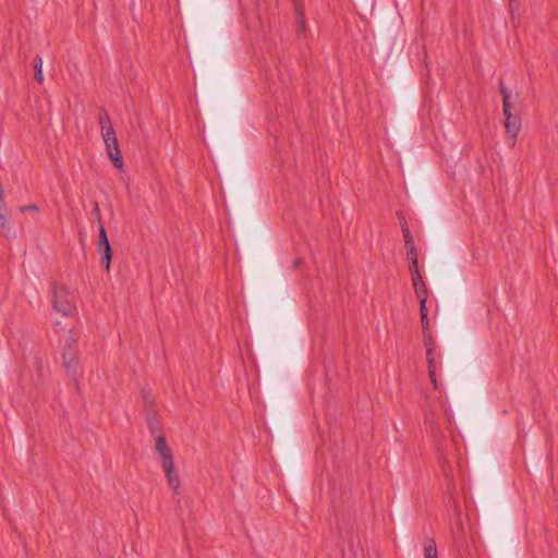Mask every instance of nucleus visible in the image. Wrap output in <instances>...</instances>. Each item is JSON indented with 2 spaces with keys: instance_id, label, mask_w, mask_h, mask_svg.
I'll list each match as a JSON object with an SVG mask.
<instances>
[{
  "instance_id": "f257e3e1",
  "label": "nucleus",
  "mask_w": 558,
  "mask_h": 558,
  "mask_svg": "<svg viewBox=\"0 0 558 558\" xmlns=\"http://www.w3.org/2000/svg\"><path fill=\"white\" fill-rule=\"evenodd\" d=\"M53 310L62 316L73 318L77 316L76 295L63 283L52 282L50 286Z\"/></svg>"
},
{
  "instance_id": "f03ea898",
  "label": "nucleus",
  "mask_w": 558,
  "mask_h": 558,
  "mask_svg": "<svg viewBox=\"0 0 558 558\" xmlns=\"http://www.w3.org/2000/svg\"><path fill=\"white\" fill-rule=\"evenodd\" d=\"M499 93L502 96V112L505 116V129L507 134L512 138L513 143L517 140L521 129V118L519 114L509 111V99L512 98L511 92L506 87L502 80L499 82Z\"/></svg>"
},
{
  "instance_id": "7ed1b4c3",
  "label": "nucleus",
  "mask_w": 558,
  "mask_h": 558,
  "mask_svg": "<svg viewBox=\"0 0 558 558\" xmlns=\"http://www.w3.org/2000/svg\"><path fill=\"white\" fill-rule=\"evenodd\" d=\"M97 248L100 253V262L105 265L107 272H109L112 259V247L107 236L104 223H100Z\"/></svg>"
},
{
  "instance_id": "20e7f679",
  "label": "nucleus",
  "mask_w": 558,
  "mask_h": 558,
  "mask_svg": "<svg viewBox=\"0 0 558 558\" xmlns=\"http://www.w3.org/2000/svg\"><path fill=\"white\" fill-rule=\"evenodd\" d=\"M63 365L66 368L70 376L76 383L81 373L80 361H78V349H72L64 347L62 350Z\"/></svg>"
},
{
  "instance_id": "39448f33",
  "label": "nucleus",
  "mask_w": 558,
  "mask_h": 558,
  "mask_svg": "<svg viewBox=\"0 0 558 558\" xmlns=\"http://www.w3.org/2000/svg\"><path fill=\"white\" fill-rule=\"evenodd\" d=\"M424 345L426 348V360H427V364H428L429 377H430L432 381L436 385L434 355H433L435 343H434V340H433L430 333L424 336Z\"/></svg>"
},
{
  "instance_id": "423d86ee",
  "label": "nucleus",
  "mask_w": 558,
  "mask_h": 558,
  "mask_svg": "<svg viewBox=\"0 0 558 558\" xmlns=\"http://www.w3.org/2000/svg\"><path fill=\"white\" fill-rule=\"evenodd\" d=\"M161 465H162V469L165 471V474H166V477H167L169 486L174 492H177L179 489V487H180V480H179V476H178V472L175 471L173 460L163 462V463H161Z\"/></svg>"
},
{
  "instance_id": "0eeeda50",
  "label": "nucleus",
  "mask_w": 558,
  "mask_h": 558,
  "mask_svg": "<svg viewBox=\"0 0 558 558\" xmlns=\"http://www.w3.org/2000/svg\"><path fill=\"white\" fill-rule=\"evenodd\" d=\"M106 150L113 166L118 169H121L123 167V157L119 148L118 140L113 141L112 144H106Z\"/></svg>"
},
{
  "instance_id": "6e6552de",
  "label": "nucleus",
  "mask_w": 558,
  "mask_h": 558,
  "mask_svg": "<svg viewBox=\"0 0 558 558\" xmlns=\"http://www.w3.org/2000/svg\"><path fill=\"white\" fill-rule=\"evenodd\" d=\"M156 450L159 453L161 463L173 460L171 449L169 448L163 435H158L156 437Z\"/></svg>"
},
{
  "instance_id": "1a4fd4ad",
  "label": "nucleus",
  "mask_w": 558,
  "mask_h": 558,
  "mask_svg": "<svg viewBox=\"0 0 558 558\" xmlns=\"http://www.w3.org/2000/svg\"><path fill=\"white\" fill-rule=\"evenodd\" d=\"M142 403L146 415L157 414L155 399L145 390L142 391Z\"/></svg>"
},
{
  "instance_id": "9d476101",
  "label": "nucleus",
  "mask_w": 558,
  "mask_h": 558,
  "mask_svg": "<svg viewBox=\"0 0 558 558\" xmlns=\"http://www.w3.org/2000/svg\"><path fill=\"white\" fill-rule=\"evenodd\" d=\"M34 71H35V80L39 84H43L44 82V75H43V59L40 56H36L33 62Z\"/></svg>"
},
{
  "instance_id": "9b49d317",
  "label": "nucleus",
  "mask_w": 558,
  "mask_h": 558,
  "mask_svg": "<svg viewBox=\"0 0 558 558\" xmlns=\"http://www.w3.org/2000/svg\"><path fill=\"white\" fill-rule=\"evenodd\" d=\"M100 131H101V135H102L105 144H108V143L112 144L113 141L118 140L117 133L111 123H109L108 128H105V130H100Z\"/></svg>"
},
{
  "instance_id": "f8f14e48",
  "label": "nucleus",
  "mask_w": 558,
  "mask_h": 558,
  "mask_svg": "<svg viewBox=\"0 0 558 558\" xmlns=\"http://www.w3.org/2000/svg\"><path fill=\"white\" fill-rule=\"evenodd\" d=\"M425 558H437V547L434 539H429L424 546Z\"/></svg>"
},
{
  "instance_id": "ddd939ff",
  "label": "nucleus",
  "mask_w": 558,
  "mask_h": 558,
  "mask_svg": "<svg viewBox=\"0 0 558 558\" xmlns=\"http://www.w3.org/2000/svg\"><path fill=\"white\" fill-rule=\"evenodd\" d=\"M98 121L100 124V130H105V128H108L110 121V117L105 108H100L98 112Z\"/></svg>"
},
{
  "instance_id": "4468645a",
  "label": "nucleus",
  "mask_w": 558,
  "mask_h": 558,
  "mask_svg": "<svg viewBox=\"0 0 558 558\" xmlns=\"http://www.w3.org/2000/svg\"><path fill=\"white\" fill-rule=\"evenodd\" d=\"M146 421L151 435H156V433L159 430L157 414L146 415Z\"/></svg>"
},
{
  "instance_id": "2eb2a0df",
  "label": "nucleus",
  "mask_w": 558,
  "mask_h": 558,
  "mask_svg": "<svg viewBox=\"0 0 558 558\" xmlns=\"http://www.w3.org/2000/svg\"><path fill=\"white\" fill-rule=\"evenodd\" d=\"M414 291L420 301L427 300V287L423 280H421V284L415 283Z\"/></svg>"
},
{
  "instance_id": "dca6fc26",
  "label": "nucleus",
  "mask_w": 558,
  "mask_h": 558,
  "mask_svg": "<svg viewBox=\"0 0 558 558\" xmlns=\"http://www.w3.org/2000/svg\"><path fill=\"white\" fill-rule=\"evenodd\" d=\"M64 347L77 349V338L74 335V327L69 328V336L65 340Z\"/></svg>"
},
{
  "instance_id": "f3484780",
  "label": "nucleus",
  "mask_w": 558,
  "mask_h": 558,
  "mask_svg": "<svg viewBox=\"0 0 558 558\" xmlns=\"http://www.w3.org/2000/svg\"><path fill=\"white\" fill-rule=\"evenodd\" d=\"M296 24L300 33L305 32V15L302 9L296 8Z\"/></svg>"
},
{
  "instance_id": "a211bd4d",
  "label": "nucleus",
  "mask_w": 558,
  "mask_h": 558,
  "mask_svg": "<svg viewBox=\"0 0 558 558\" xmlns=\"http://www.w3.org/2000/svg\"><path fill=\"white\" fill-rule=\"evenodd\" d=\"M402 233H403V238H404V242H405V247L410 246V245H414L413 238L411 235L409 227H404Z\"/></svg>"
},
{
  "instance_id": "6ab92c4d",
  "label": "nucleus",
  "mask_w": 558,
  "mask_h": 558,
  "mask_svg": "<svg viewBox=\"0 0 558 558\" xmlns=\"http://www.w3.org/2000/svg\"><path fill=\"white\" fill-rule=\"evenodd\" d=\"M410 272L411 274H416V277L418 278V260H417V257H412V259H410Z\"/></svg>"
},
{
  "instance_id": "aec40b11",
  "label": "nucleus",
  "mask_w": 558,
  "mask_h": 558,
  "mask_svg": "<svg viewBox=\"0 0 558 558\" xmlns=\"http://www.w3.org/2000/svg\"><path fill=\"white\" fill-rule=\"evenodd\" d=\"M421 322H422V327H423V336H426V335L430 333L428 331V329H429V322H428L427 315L421 316Z\"/></svg>"
},
{
  "instance_id": "412c9836",
  "label": "nucleus",
  "mask_w": 558,
  "mask_h": 558,
  "mask_svg": "<svg viewBox=\"0 0 558 558\" xmlns=\"http://www.w3.org/2000/svg\"><path fill=\"white\" fill-rule=\"evenodd\" d=\"M407 255L409 259H412V257H417L415 245L407 246Z\"/></svg>"
},
{
  "instance_id": "4be33fe9",
  "label": "nucleus",
  "mask_w": 558,
  "mask_h": 558,
  "mask_svg": "<svg viewBox=\"0 0 558 558\" xmlns=\"http://www.w3.org/2000/svg\"><path fill=\"white\" fill-rule=\"evenodd\" d=\"M39 211V207L35 204H29L21 207V211Z\"/></svg>"
},
{
  "instance_id": "5701e85b",
  "label": "nucleus",
  "mask_w": 558,
  "mask_h": 558,
  "mask_svg": "<svg viewBox=\"0 0 558 558\" xmlns=\"http://www.w3.org/2000/svg\"><path fill=\"white\" fill-rule=\"evenodd\" d=\"M93 214L96 216L99 225L102 223L101 222V215H100V209H99V205L97 202H95L94 204V208H93Z\"/></svg>"
},
{
  "instance_id": "b1692460",
  "label": "nucleus",
  "mask_w": 558,
  "mask_h": 558,
  "mask_svg": "<svg viewBox=\"0 0 558 558\" xmlns=\"http://www.w3.org/2000/svg\"><path fill=\"white\" fill-rule=\"evenodd\" d=\"M426 302H427V300L420 301V314H421V316L427 315Z\"/></svg>"
},
{
  "instance_id": "393cba45",
  "label": "nucleus",
  "mask_w": 558,
  "mask_h": 558,
  "mask_svg": "<svg viewBox=\"0 0 558 558\" xmlns=\"http://www.w3.org/2000/svg\"><path fill=\"white\" fill-rule=\"evenodd\" d=\"M411 276H412V283H413L414 288H415V283L421 284V280H423V279H422V276L420 272H418V278L416 277V274H411Z\"/></svg>"
},
{
  "instance_id": "a878e982",
  "label": "nucleus",
  "mask_w": 558,
  "mask_h": 558,
  "mask_svg": "<svg viewBox=\"0 0 558 558\" xmlns=\"http://www.w3.org/2000/svg\"><path fill=\"white\" fill-rule=\"evenodd\" d=\"M398 218H399V221H400L401 230L403 231V228L408 227L405 218L403 217V215L401 213H398Z\"/></svg>"
},
{
  "instance_id": "bb28decb",
  "label": "nucleus",
  "mask_w": 558,
  "mask_h": 558,
  "mask_svg": "<svg viewBox=\"0 0 558 558\" xmlns=\"http://www.w3.org/2000/svg\"><path fill=\"white\" fill-rule=\"evenodd\" d=\"M56 328L59 330H64V328H61V325L59 322H56Z\"/></svg>"
},
{
  "instance_id": "cd10ccee",
  "label": "nucleus",
  "mask_w": 558,
  "mask_h": 558,
  "mask_svg": "<svg viewBox=\"0 0 558 558\" xmlns=\"http://www.w3.org/2000/svg\"><path fill=\"white\" fill-rule=\"evenodd\" d=\"M512 109H513V104H512L511 98H510L509 99V111H512Z\"/></svg>"
},
{
  "instance_id": "c85d7f7f",
  "label": "nucleus",
  "mask_w": 558,
  "mask_h": 558,
  "mask_svg": "<svg viewBox=\"0 0 558 558\" xmlns=\"http://www.w3.org/2000/svg\"><path fill=\"white\" fill-rule=\"evenodd\" d=\"M300 263H301V260H300V259H296V260L294 262V267H298V266L300 265Z\"/></svg>"
}]
</instances>
